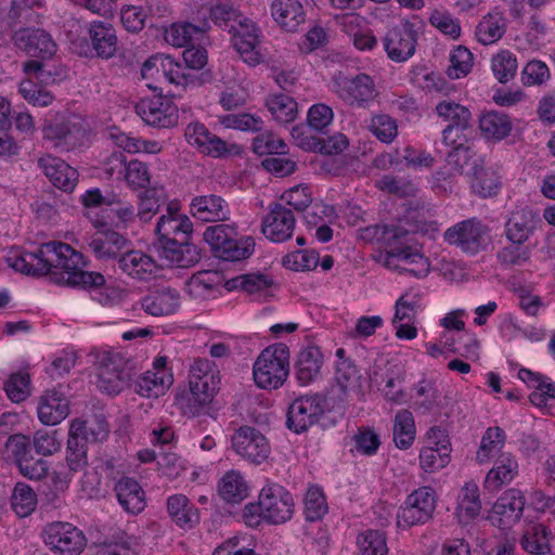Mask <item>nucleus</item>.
I'll return each mask as SVG.
<instances>
[{
  "mask_svg": "<svg viewBox=\"0 0 555 555\" xmlns=\"http://www.w3.org/2000/svg\"><path fill=\"white\" fill-rule=\"evenodd\" d=\"M5 262L14 271L26 275L49 274L59 285L98 288L105 283L103 274L83 269L86 262L81 253L60 241L43 243L34 251L12 247L7 251Z\"/></svg>",
  "mask_w": 555,
  "mask_h": 555,
  "instance_id": "1",
  "label": "nucleus"
},
{
  "mask_svg": "<svg viewBox=\"0 0 555 555\" xmlns=\"http://www.w3.org/2000/svg\"><path fill=\"white\" fill-rule=\"evenodd\" d=\"M439 231L437 222L408 219L384 228V237L389 248L379 255V262L389 270L408 273L416 279L426 278L430 272V261L423 253V246L410 234L424 233L434 237Z\"/></svg>",
  "mask_w": 555,
  "mask_h": 555,
  "instance_id": "2",
  "label": "nucleus"
},
{
  "mask_svg": "<svg viewBox=\"0 0 555 555\" xmlns=\"http://www.w3.org/2000/svg\"><path fill=\"white\" fill-rule=\"evenodd\" d=\"M218 384L214 363L207 359L194 360L189 371V393L182 405L184 414L199 415L212 401Z\"/></svg>",
  "mask_w": 555,
  "mask_h": 555,
  "instance_id": "3",
  "label": "nucleus"
},
{
  "mask_svg": "<svg viewBox=\"0 0 555 555\" xmlns=\"http://www.w3.org/2000/svg\"><path fill=\"white\" fill-rule=\"evenodd\" d=\"M289 375V348L285 344H273L264 348L253 365V377L257 387L272 390L284 385Z\"/></svg>",
  "mask_w": 555,
  "mask_h": 555,
  "instance_id": "4",
  "label": "nucleus"
},
{
  "mask_svg": "<svg viewBox=\"0 0 555 555\" xmlns=\"http://www.w3.org/2000/svg\"><path fill=\"white\" fill-rule=\"evenodd\" d=\"M204 240L217 257L227 261H238L248 258L255 248L251 236H240L236 228L231 224H215L204 232Z\"/></svg>",
  "mask_w": 555,
  "mask_h": 555,
  "instance_id": "5",
  "label": "nucleus"
},
{
  "mask_svg": "<svg viewBox=\"0 0 555 555\" xmlns=\"http://www.w3.org/2000/svg\"><path fill=\"white\" fill-rule=\"evenodd\" d=\"M424 26V21L417 15H413L390 27L383 38V47L387 56L397 63L411 59L415 53L417 40Z\"/></svg>",
  "mask_w": 555,
  "mask_h": 555,
  "instance_id": "6",
  "label": "nucleus"
},
{
  "mask_svg": "<svg viewBox=\"0 0 555 555\" xmlns=\"http://www.w3.org/2000/svg\"><path fill=\"white\" fill-rule=\"evenodd\" d=\"M443 238L463 253L476 255L490 244L491 230L478 218H468L447 229Z\"/></svg>",
  "mask_w": 555,
  "mask_h": 555,
  "instance_id": "7",
  "label": "nucleus"
},
{
  "mask_svg": "<svg viewBox=\"0 0 555 555\" xmlns=\"http://www.w3.org/2000/svg\"><path fill=\"white\" fill-rule=\"evenodd\" d=\"M437 495L434 488L423 486L410 493L397 514V526L405 529L427 522L435 512Z\"/></svg>",
  "mask_w": 555,
  "mask_h": 555,
  "instance_id": "8",
  "label": "nucleus"
},
{
  "mask_svg": "<svg viewBox=\"0 0 555 555\" xmlns=\"http://www.w3.org/2000/svg\"><path fill=\"white\" fill-rule=\"evenodd\" d=\"M391 320L395 335L401 340H413L418 335L416 326L417 313L424 309L423 296L418 291L409 289L395 302Z\"/></svg>",
  "mask_w": 555,
  "mask_h": 555,
  "instance_id": "9",
  "label": "nucleus"
},
{
  "mask_svg": "<svg viewBox=\"0 0 555 555\" xmlns=\"http://www.w3.org/2000/svg\"><path fill=\"white\" fill-rule=\"evenodd\" d=\"M334 92L346 104L358 108L369 107L378 95L374 79L364 73L335 77Z\"/></svg>",
  "mask_w": 555,
  "mask_h": 555,
  "instance_id": "10",
  "label": "nucleus"
},
{
  "mask_svg": "<svg viewBox=\"0 0 555 555\" xmlns=\"http://www.w3.org/2000/svg\"><path fill=\"white\" fill-rule=\"evenodd\" d=\"M327 400L321 393H307L297 397L288 406L287 427L301 434L317 424L324 415Z\"/></svg>",
  "mask_w": 555,
  "mask_h": 555,
  "instance_id": "11",
  "label": "nucleus"
},
{
  "mask_svg": "<svg viewBox=\"0 0 555 555\" xmlns=\"http://www.w3.org/2000/svg\"><path fill=\"white\" fill-rule=\"evenodd\" d=\"M128 361L117 352H104L99 358L98 388L107 395H118L130 380Z\"/></svg>",
  "mask_w": 555,
  "mask_h": 555,
  "instance_id": "12",
  "label": "nucleus"
},
{
  "mask_svg": "<svg viewBox=\"0 0 555 555\" xmlns=\"http://www.w3.org/2000/svg\"><path fill=\"white\" fill-rule=\"evenodd\" d=\"M43 539L51 551L62 555H78L87 544L85 533L64 521L49 524L43 530Z\"/></svg>",
  "mask_w": 555,
  "mask_h": 555,
  "instance_id": "13",
  "label": "nucleus"
},
{
  "mask_svg": "<svg viewBox=\"0 0 555 555\" xmlns=\"http://www.w3.org/2000/svg\"><path fill=\"white\" fill-rule=\"evenodd\" d=\"M231 442L235 453L253 464L263 463L271 453V446L267 437L251 426L237 428Z\"/></svg>",
  "mask_w": 555,
  "mask_h": 555,
  "instance_id": "14",
  "label": "nucleus"
},
{
  "mask_svg": "<svg viewBox=\"0 0 555 555\" xmlns=\"http://www.w3.org/2000/svg\"><path fill=\"white\" fill-rule=\"evenodd\" d=\"M260 499L266 513V522L279 525L293 517L294 500L283 486L274 482L267 483L260 490Z\"/></svg>",
  "mask_w": 555,
  "mask_h": 555,
  "instance_id": "15",
  "label": "nucleus"
},
{
  "mask_svg": "<svg viewBox=\"0 0 555 555\" xmlns=\"http://www.w3.org/2000/svg\"><path fill=\"white\" fill-rule=\"evenodd\" d=\"M229 33L232 34L233 47L246 64L256 66L262 62L260 29L253 21L241 18L231 25Z\"/></svg>",
  "mask_w": 555,
  "mask_h": 555,
  "instance_id": "16",
  "label": "nucleus"
},
{
  "mask_svg": "<svg viewBox=\"0 0 555 555\" xmlns=\"http://www.w3.org/2000/svg\"><path fill=\"white\" fill-rule=\"evenodd\" d=\"M173 383V374L168 367V358L158 356L152 369L140 375L134 382V390L142 397L158 398L164 396Z\"/></svg>",
  "mask_w": 555,
  "mask_h": 555,
  "instance_id": "17",
  "label": "nucleus"
},
{
  "mask_svg": "<svg viewBox=\"0 0 555 555\" xmlns=\"http://www.w3.org/2000/svg\"><path fill=\"white\" fill-rule=\"evenodd\" d=\"M525 504V495L520 490L508 489L495 501L488 518L493 526L509 529L519 521Z\"/></svg>",
  "mask_w": 555,
  "mask_h": 555,
  "instance_id": "18",
  "label": "nucleus"
},
{
  "mask_svg": "<svg viewBox=\"0 0 555 555\" xmlns=\"http://www.w3.org/2000/svg\"><path fill=\"white\" fill-rule=\"evenodd\" d=\"M135 111L146 125L153 127L170 128L178 120L177 106L170 99L163 95L141 100Z\"/></svg>",
  "mask_w": 555,
  "mask_h": 555,
  "instance_id": "19",
  "label": "nucleus"
},
{
  "mask_svg": "<svg viewBox=\"0 0 555 555\" xmlns=\"http://www.w3.org/2000/svg\"><path fill=\"white\" fill-rule=\"evenodd\" d=\"M42 131L44 139L52 141L55 146L62 143L74 144L85 134L80 118L72 114L49 113Z\"/></svg>",
  "mask_w": 555,
  "mask_h": 555,
  "instance_id": "20",
  "label": "nucleus"
},
{
  "mask_svg": "<svg viewBox=\"0 0 555 555\" xmlns=\"http://www.w3.org/2000/svg\"><path fill=\"white\" fill-rule=\"evenodd\" d=\"M296 228V219L292 210L280 203L270 206L269 212L261 222L262 234L274 243L289 240Z\"/></svg>",
  "mask_w": 555,
  "mask_h": 555,
  "instance_id": "21",
  "label": "nucleus"
},
{
  "mask_svg": "<svg viewBox=\"0 0 555 555\" xmlns=\"http://www.w3.org/2000/svg\"><path fill=\"white\" fill-rule=\"evenodd\" d=\"M192 231V221L180 211L176 203L168 205L167 212L159 217L156 225L160 244H167L170 241H188Z\"/></svg>",
  "mask_w": 555,
  "mask_h": 555,
  "instance_id": "22",
  "label": "nucleus"
},
{
  "mask_svg": "<svg viewBox=\"0 0 555 555\" xmlns=\"http://www.w3.org/2000/svg\"><path fill=\"white\" fill-rule=\"evenodd\" d=\"M12 39L15 47L31 57L46 60L56 52V43L43 29L22 28L14 33Z\"/></svg>",
  "mask_w": 555,
  "mask_h": 555,
  "instance_id": "23",
  "label": "nucleus"
},
{
  "mask_svg": "<svg viewBox=\"0 0 555 555\" xmlns=\"http://www.w3.org/2000/svg\"><path fill=\"white\" fill-rule=\"evenodd\" d=\"M69 414V400L61 388L44 391L38 400L37 415L47 426H54L64 421Z\"/></svg>",
  "mask_w": 555,
  "mask_h": 555,
  "instance_id": "24",
  "label": "nucleus"
},
{
  "mask_svg": "<svg viewBox=\"0 0 555 555\" xmlns=\"http://www.w3.org/2000/svg\"><path fill=\"white\" fill-rule=\"evenodd\" d=\"M107 173H122L127 185L133 190L146 188L150 184L151 175L146 164L132 159L126 162L122 153H113L107 162Z\"/></svg>",
  "mask_w": 555,
  "mask_h": 555,
  "instance_id": "25",
  "label": "nucleus"
},
{
  "mask_svg": "<svg viewBox=\"0 0 555 555\" xmlns=\"http://www.w3.org/2000/svg\"><path fill=\"white\" fill-rule=\"evenodd\" d=\"M117 263L124 274L144 282L154 279L159 270V266L152 256L137 249L121 254Z\"/></svg>",
  "mask_w": 555,
  "mask_h": 555,
  "instance_id": "26",
  "label": "nucleus"
},
{
  "mask_svg": "<svg viewBox=\"0 0 555 555\" xmlns=\"http://www.w3.org/2000/svg\"><path fill=\"white\" fill-rule=\"evenodd\" d=\"M324 356L321 348L308 344L300 348L295 362V377L300 386H308L321 376Z\"/></svg>",
  "mask_w": 555,
  "mask_h": 555,
  "instance_id": "27",
  "label": "nucleus"
},
{
  "mask_svg": "<svg viewBox=\"0 0 555 555\" xmlns=\"http://www.w3.org/2000/svg\"><path fill=\"white\" fill-rule=\"evenodd\" d=\"M38 165L52 184L65 192H72L78 181V171L63 159L47 154L38 159Z\"/></svg>",
  "mask_w": 555,
  "mask_h": 555,
  "instance_id": "28",
  "label": "nucleus"
},
{
  "mask_svg": "<svg viewBox=\"0 0 555 555\" xmlns=\"http://www.w3.org/2000/svg\"><path fill=\"white\" fill-rule=\"evenodd\" d=\"M141 308L153 317H167L176 313L181 305L180 293L172 287H162L150 292L140 300Z\"/></svg>",
  "mask_w": 555,
  "mask_h": 555,
  "instance_id": "29",
  "label": "nucleus"
},
{
  "mask_svg": "<svg viewBox=\"0 0 555 555\" xmlns=\"http://www.w3.org/2000/svg\"><path fill=\"white\" fill-rule=\"evenodd\" d=\"M190 211L194 218L203 222H220L230 218L228 203L218 195H201L192 199Z\"/></svg>",
  "mask_w": 555,
  "mask_h": 555,
  "instance_id": "30",
  "label": "nucleus"
},
{
  "mask_svg": "<svg viewBox=\"0 0 555 555\" xmlns=\"http://www.w3.org/2000/svg\"><path fill=\"white\" fill-rule=\"evenodd\" d=\"M518 378L533 391L529 396L531 404L545 412L550 399H555V382L550 377L522 367L518 371Z\"/></svg>",
  "mask_w": 555,
  "mask_h": 555,
  "instance_id": "31",
  "label": "nucleus"
},
{
  "mask_svg": "<svg viewBox=\"0 0 555 555\" xmlns=\"http://www.w3.org/2000/svg\"><path fill=\"white\" fill-rule=\"evenodd\" d=\"M88 34L91 46L99 57L108 60L115 55L118 39L113 25L101 21L92 22Z\"/></svg>",
  "mask_w": 555,
  "mask_h": 555,
  "instance_id": "32",
  "label": "nucleus"
},
{
  "mask_svg": "<svg viewBox=\"0 0 555 555\" xmlns=\"http://www.w3.org/2000/svg\"><path fill=\"white\" fill-rule=\"evenodd\" d=\"M537 223L535 212L528 208L514 210L505 223V235L511 243H525L533 233Z\"/></svg>",
  "mask_w": 555,
  "mask_h": 555,
  "instance_id": "33",
  "label": "nucleus"
},
{
  "mask_svg": "<svg viewBox=\"0 0 555 555\" xmlns=\"http://www.w3.org/2000/svg\"><path fill=\"white\" fill-rule=\"evenodd\" d=\"M184 137L189 144L196 146L203 154L219 156L225 152V143L198 121L186 126Z\"/></svg>",
  "mask_w": 555,
  "mask_h": 555,
  "instance_id": "34",
  "label": "nucleus"
},
{
  "mask_svg": "<svg viewBox=\"0 0 555 555\" xmlns=\"http://www.w3.org/2000/svg\"><path fill=\"white\" fill-rule=\"evenodd\" d=\"M114 490L118 503L127 513L137 515L144 509L145 493L135 479L122 477L117 481Z\"/></svg>",
  "mask_w": 555,
  "mask_h": 555,
  "instance_id": "35",
  "label": "nucleus"
},
{
  "mask_svg": "<svg viewBox=\"0 0 555 555\" xmlns=\"http://www.w3.org/2000/svg\"><path fill=\"white\" fill-rule=\"evenodd\" d=\"M518 472L517 459L512 453H501L486 476V487L499 490L502 486L511 483L517 477Z\"/></svg>",
  "mask_w": 555,
  "mask_h": 555,
  "instance_id": "36",
  "label": "nucleus"
},
{
  "mask_svg": "<svg viewBox=\"0 0 555 555\" xmlns=\"http://www.w3.org/2000/svg\"><path fill=\"white\" fill-rule=\"evenodd\" d=\"M440 397L437 383L430 378H422L411 388L412 408L421 414H428L437 409Z\"/></svg>",
  "mask_w": 555,
  "mask_h": 555,
  "instance_id": "37",
  "label": "nucleus"
},
{
  "mask_svg": "<svg viewBox=\"0 0 555 555\" xmlns=\"http://www.w3.org/2000/svg\"><path fill=\"white\" fill-rule=\"evenodd\" d=\"M128 240L114 230L96 231L89 246L98 259H111L117 257L126 248Z\"/></svg>",
  "mask_w": 555,
  "mask_h": 555,
  "instance_id": "38",
  "label": "nucleus"
},
{
  "mask_svg": "<svg viewBox=\"0 0 555 555\" xmlns=\"http://www.w3.org/2000/svg\"><path fill=\"white\" fill-rule=\"evenodd\" d=\"M271 15L287 31H295L306 18L304 7L298 0H273Z\"/></svg>",
  "mask_w": 555,
  "mask_h": 555,
  "instance_id": "39",
  "label": "nucleus"
},
{
  "mask_svg": "<svg viewBox=\"0 0 555 555\" xmlns=\"http://www.w3.org/2000/svg\"><path fill=\"white\" fill-rule=\"evenodd\" d=\"M167 512L171 520L182 529H191L199 522V513L184 494H172L167 499Z\"/></svg>",
  "mask_w": 555,
  "mask_h": 555,
  "instance_id": "40",
  "label": "nucleus"
},
{
  "mask_svg": "<svg viewBox=\"0 0 555 555\" xmlns=\"http://www.w3.org/2000/svg\"><path fill=\"white\" fill-rule=\"evenodd\" d=\"M474 171L468 175L470 190L479 197L487 198L495 196L501 189V177L491 167H478L474 165Z\"/></svg>",
  "mask_w": 555,
  "mask_h": 555,
  "instance_id": "41",
  "label": "nucleus"
},
{
  "mask_svg": "<svg viewBox=\"0 0 555 555\" xmlns=\"http://www.w3.org/2000/svg\"><path fill=\"white\" fill-rule=\"evenodd\" d=\"M162 256L169 264L180 268H189L201 259L198 248L188 244L186 241H170L162 244Z\"/></svg>",
  "mask_w": 555,
  "mask_h": 555,
  "instance_id": "42",
  "label": "nucleus"
},
{
  "mask_svg": "<svg viewBox=\"0 0 555 555\" xmlns=\"http://www.w3.org/2000/svg\"><path fill=\"white\" fill-rule=\"evenodd\" d=\"M481 511L478 485L469 480L464 483L457 494L455 515L461 522L474 519Z\"/></svg>",
  "mask_w": 555,
  "mask_h": 555,
  "instance_id": "43",
  "label": "nucleus"
},
{
  "mask_svg": "<svg viewBox=\"0 0 555 555\" xmlns=\"http://www.w3.org/2000/svg\"><path fill=\"white\" fill-rule=\"evenodd\" d=\"M506 433L499 426L488 427L481 436L476 452V461L479 464H487L495 456H499L506 443Z\"/></svg>",
  "mask_w": 555,
  "mask_h": 555,
  "instance_id": "44",
  "label": "nucleus"
},
{
  "mask_svg": "<svg viewBox=\"0 0 555 555\" xmlns=\"http://www.w3.org/2000/svg\"><path fill=\"white\" fill-rule=\"evenodd\" d=\"M207 21L196 26L191 23H175L165 31V40L178 48L188 47L194 41H199L208 30Z\"/></svg>",
  "mask_w": 555,
  "mask_h": 555,
  "instance_id": "45",
  "label": "nucleus"
},
{
  "mask_svg": "<svg viewBox=\"0 0 555 555\" xmlns=\"http://www.w3.org/2000/svg\"><path fill=\"white\" fill-rule=\"evenodd\" d=\"M69 435L79 439L82 443L104 440L108 435L106 422L99 417L91 420L75 418L70 422Z\"/></svg>",
  "mask_w": 555,
  "mask_h": 555,
  "instance_id": "46",
  "label": "nucleus"
},
{
  "mask_svg": "<svg viewBox=\"0 0 555 555\" xmlns=\"http://www.w3.org/2000/svg\"><path fill=\"white\" fill-rule=\"evenodd\" d=\"M392 436L395 446L400 450L410 449L416 438V426L412 412L399 410L393 418Z\"/></svg>",
  "mask_w": 555,
  "mask_h": 555,
  "instance_id": "47",
  "label": "nucleus"
},
{
  "mask_svg": "<svg viewBox=\"0 0 555 555\" xmlns=\"http://www.w3.org/2000/svg\"><path fill=\"white\" fill-rule=\"evenodd\" d=\"M506 31V22L503 13L491 11L485 15L476 26L477 40L487 46L499 41Z\"/></svg>",
  "mask_w": 555,
  "mask_h": 555,
  "instance_id": "48",
  "label": "nucleus"
},
{
  "mask_svg": "<svg viewBox=\"0 0 555 555\" xmlns=\"http://www.w3.org/2000/svg\"><path fill=\"white\" fill-rule=\"evenodd\" d=\"M218 492L228 503H240L248 495V486L238 470L227 472L218 482Z\"/></svg>",
  "mask_w": 555,
  "mask_h": 555,
  "instance_id": "49",
  "label": "nucleus"
},
{
  "mask_svg": "<svg viewBox=\"0 0 555 555\" xmlns=\"http://www.w3.org/2000/svg\"><path fill=\"white\" fill-rule=\"evenodd\" d=\"M551 530L541 524L528 525L522 533L520 545L527 553L543 555L550 551Z\"/></svg>",
  "mask_w": 555,
  "mask_h": 555,
  "instance_id": "50",
  "label": "nucleus"
},
{
  "mask_svg": "<svg viewBox=\"0 0 555 555\" xmlns=\"http://www.w3.org/2000/svg\"><path fill=\"white\" fill-rule=\"evenodd\" d=\"M479 128L487 139L501 141L509 135L512 122L506 114L491 111L481 115Z\"/></svg>",
  "mask_w": 555,
  "mask_h": 555,
  "instance_id": "51",
  "label": "nucleus"
},
{
  "mask_svg": "<svg viewBox=\"0 0 555 555\" xmlns=\"http://www.w3.org/2000/svg\"><path fill=\"white\" fill-rule=\"evenodd\" d=\"M266 105L278 122L287 124L297 116V102L287 94H271L268 96Z\"/></svg>",
  "mask_w": 555,
  "mask_h": 555,
  "instance_id": "52",
  "label": "nucleus"
},
{
  "mask_svg": "<svg viewBox=\"0 0 555 555\" xmlns=\"http://www.w3.org/2000/svg\"><path fill=\"white\" fill-rule=\"evenodd\" d=\"M357 547L360 555H387V539L384 532L378 530H365L357 537Z\"/></svg>",
  "mask_w": 555,
  "mask_h": 555,
  "instance_id": "53",
  "label": "nucleus"
},
{
  "mask_svg": "<svg viewBox=\"0 0 555 555\" xmlns=\"http://www.w3.org/2000/svg\"><path fill=\"white\" fill-rule=\"evenodd\" d=\"M335 383L344 393L360 389L361 374L351 360L337 361Z\"/></svg>",
  "mask_w": 555,
  "mask_h": 555,
  "instance_id": "54",
  "label": "nucleus"
},
{
  "mask_svg": "<svg viewBox=\"0 0 555 555\" xmlns=\"http://www.w3.org/2000/svg\"><path fill=\"white\" fill-rule=\"evenodd\" d=\"M517 68V57L508 50H502L491 59L492 73L501 83L511 81L515 77Z\"/></svg>",
  "mask_w": 555,
  "mask_h": 555,
  "instance_id": "55",
  "label": "nucleus"
},
{
  "mask_svg": "<svg viewBox=\"0 0 555 555\" xmlns=\"http://www.w3.org/2000/svg\"><path fill=\"white\" fill-rule=\"evenodd\" d=\"M413 82L428 92L449 94L454 90L453 86L439 73L420 68L413 73Z\"/></svg>",
  "mask_w": 555,
  "mask_h": 555,
  "instance_id": "56",
  "label": "nucleus"
},
{
  "mask_svg": "<svg viewBox=\"0 0 555 555\" xmlns=\"http://www.w3.org/2000/svg\"><path fill=\"white\" fill-rule=\"evenodd\" d=\"M420 468L427 474L443 469L451 461V452L447 449L422 447L418 453Z\"/></svg>",
  "mask_w": 555,
  "mask_h": 555,
  "instance_id": "57",
  "label": "nucleus"
},
{
  "mask_svg": "<svg viewBox=\"0 0 555 555\" xmlns=\"http://www.w3.org/2000/svg\"><path fill=\"white\" fill-rule=\"evenodd\" d=\"M162 77L176 86L186 87L197 82V78L183 64L166 54L163 61Z\"/></svg>",
  "mask_w": 555,
  "mask_h": 555,
  "instance_id": "58",
  "label": "nucleus"
},
{
  "mask_svg": "<svg viewBox=\"0 0 555 555\" xmlns=\"http://www.w3.org/2000/svg\"><path fill=\"white\" fill-rule=\"evenodd\" d=\"M429 24L442 35L456 40L460 38L462 28L460 21L447 9H434L428 17Z\"/></svg>",
  "mask_w": 555,
  "mask_h": 555,
  "instance_id": "59",
  "label": "nucleus"
},
{
  "mask_svg": "<svg viewBox=\"0 0 555 555\" xmlns=\"http://www.w3.org/2000/svg\"><path fill=\"white\" fill-rule=\"evenodd\" d=\"M369 130L382 143L390 144L398 137L397 120L387 114H376L372 116Z\"/></svg>",
  "mask_w": 555,
  "mask_h": 555,
  "instance_id": "60",
  "label": "nucleus"
},
{
  "mask_svg": "<svg viewBox=\"0 0 555 555\" xmlns=\"http://www.w3.org/2000/svg\"><path fill=\"white\" fill-rule=\"evenodd\" d=\"M12 508L20 517H27L37 506V494L28 485L17 482L14 487Z\"/></svg>",
  "mask_w": 555,
  "mask_h": 555,
  "instance_id": "61",
  "label": "nucleus"
},
{
  "mask_svg": "<svg viewBox=\"0 0 555 555\" xmlns=\"http://www.w3.org/2000/svg\"><path fill=\"white\" fill-rule=\"evenodd\" d=\"M8 398L15 403L25 401L30 396V375L26 371L12 373L4 383Z\"/></svg>",
  "mask_w": 555,
  "mask_h": 555,
  "instance_id": "62",
  "label": "nucleus"
},
{
  "mask_svg": "<svg viewBox=\"0 0 555 555\" xmlns=\"http://www.w3.org/2000/svg\"><path fill=\"white\" fill-rule=\"evenodd\" d=\"M18 92L33 106L46 107L54 101V95L46 87L39 86L31 78L20 83Z\"/></svg>",
  "mask_w": 555,
  "mask_h": 555,
  "instance_id": "63",
  "label": "nucleus"
},
{
  "mask_svg": "<svg viewBox=\"0 0 555 555\" xmlns=\"http://www.w3.org/2000/svg\"><path fill=\"white\" fill-rule=\"evenodd\" d=\"M255 542L249 534H237L218 546L212 555H254Z\"/></svg>",
  "mask_w": 555,
  "mask_h": 555,
  "instance_id": "64",
  "label": "nucleus"
}]
</instances>
